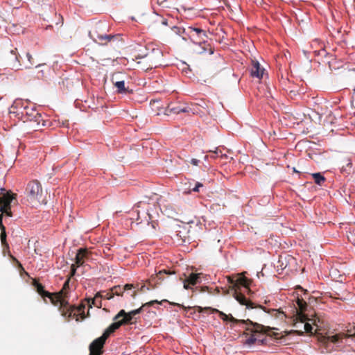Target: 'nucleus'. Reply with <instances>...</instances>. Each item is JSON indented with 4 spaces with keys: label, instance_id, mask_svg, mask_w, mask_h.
Here are the masks:
<instances>
[{
    "label": "nucleus",
    "instance_id": "obj_1",
    "mask_svg": "<svg viewBox=\"0 0 355 355\" xmlns=\"http://www.w3.org/2000/svg\"><path fill=\"white\" fill-rule=\"evenodd\" d=\"M227 281L234 287V291L233 296L240 304L245 306L248 309L257 307L243 293L250 291L249 289L250 281L248 278L245 277H239L236 279L234 277H228Z\"/></svg>",
    "mask_w": 355,
    "mask_h": 355
},
{
    "label": "nucleus",
    "instance_id": "obj_2",
    "mask_svg": "<svg viewBox=\"0 0 355 355\" xmlns=\"http://www.w3.org/2000/svg\"><path fill=\"white\" fill-rule=\"evenodd\" d=\"M320 320L318 318H309L302 312H297L293 320V327L290 333H296L298 336H303L304 333H312L313 326L320 327L318 324Z\"/></svg>",
    "mask_w": 355,
    "mask_h": 355
},
{
    "label": "nucleus",
    "instance_id": "obj_3",
    "mask_svg": "<svg viewBox=\"0 0 355 355\" xmlns=\"http://www.w3.org/2000/svg\"><path fill=\"white\" fill-rule=\"evenodd\" d=\"M107 28L105 21H99L96 24L94 28L89 32V36L96 43L105 45L117 37L116 35L107 34Z\"/></svg>",
    "mask_w": 355,
    "mask_h": 355
},
{
    "label": "nucleus",
    "instance_id": "obj_4",
    "mask_svg": "<svg viewBox=\"0 0 355 355\" xmlns=\"http://www.w3.org/2000/svg\"><path fill=\"white\" fill-rule=\"evenodd\" d=\"M150 205L144 201L137 202L132 209L131 214L136 216L137 225L146 223L150 224L152 218L149 213Z\"/></svg>",
    "mask_w": 355,
    "mask_h": 355
},
{
    "label": "nucleus",
    "instance_id": "obj_5",
    "mask_svg": "<svg viewBox=\"0 0 355 355\" xmlns=\"http://www.w3.org/2000/svg\"><path fill=\"white\" fill-rule=\"evenodd\" d=\"M211 310L212 313H218L220 318L224 322L228 321L234 324H238L240 327L245 329L246 331L253 332L254 330L252 329V327H259L257 323H254L250 320H238L234 318L232 315H227L216 309H212Z\"/></svg>",
    "mask_w": 355,
    "mask_h": 355
},
{
    "label": "nucleus",
    "instance_id": "obj_6",
    "mask_svg": "<svg viewBox=\"0 0 355 355\" xmlns=\"http://www.w3.org/2000/svg\"><path fill=\"white\" fill-rule=\"evenodd\" d=\"M25 121L32 123V127L35 130H39L46 125V121L42 119V116L35 108L24 107V112H22Z\"/></svg>",
    "mask_w": 355,
    "mask_h": 355
},
{
    "label": "nucleus",
    "instance_id": "obj_7",
    "mask_svg": "<svg viewBox=\"0 0 355 355\" xmlns=\"http://www.w3.org/2000/svg\"><path fill=\"white\" fill-rule=\"evenodd\" d=\"M26 193L33 202H40L42 196V188L37 180L30 181L26 187Z\"/></svg>",
    "mask_w": 355,
    "mask_h": 355
},
{
    "label": "nucleus",
    "instance_id": "obj_8",
    "mask_svg": "<svg viewBox=\"0 0 355 355\" xmlns=\"http://www.w3.org/2000/svg\"><path fill=\"white\" fill-rule=\"evenodd\" d=\"M143 309V306L132 310L130 312H126L125 310H120L118 313L113 318V320H120L123 322V325L134 324L137 322L136 315L139 314Z\"/></svg>",
    "mask_w": 355,
    "mask_h": 355
},
{
    "label": "nucleus",
    "instance_id": "obj_9",
    "mask_svg": "<svg viewBox=\"0 0 355 355\" xmlns=\"http://www.w3.org/2000/svg\"><path fill=\"white\" fill-rule=\"evenodd\" d=\"M189 37L193 44H205L208 37L206 31L197 27H189Z\"/></svg>",
    "mask_w": 355,
    "mask_h": 355
},
{
    "label": "nucleus",
    "instance_id": "obj_10",
    "mask_svg": "<svg viewBox=\"0 0 355 355\" xmlns=\"http://www.w3.org/2000/svg\"><path fill=\"white\" fill-rule=\"evenodd\" d=\"M2 198H0V203L3 205L1 207L0 211L10 216V204L15 199V195L11 191L2 192Z\"/></svg>",
    "mask_w": 355,
    "mask_h": 355
},
{
    "label": "nucleus",
    "instance_id": "obj_11",
    "mask_svg": "<svg viewBox=\"0 0 355 355\" xmlns=\"http://www.w3.org/2000/svg\"><path fill=\"white\" fill-rule=\"evenodd\" d=\"M202 273H191L184 280V288L192 289L193 291L197 287L193 288L196 285L200 284L202 282Z\"/></svg>",
    "mask_w": 355,
    "mask_h": 355
},
{
    "label": "nucleus",
    "instance_id": "obj_12",
    "mask_svg": "<svg viewBox=\"0 0 355 355\" xmlns=\"http://www.w3.org/2000/svg\"><path fill=\"white\" fill-rule=\"evenodd\" d=\"M107 340L106 336L102 334L101 336L95 339L89 345V353L92 354L101 355L103 354V347Z\"/></svg>",
    "mask_w": 355,
    "mask_h": 355
},
{
    "label": "nucleus",
    "instance_id": "obj_13",
    "mask_svg": "<svg viewBox=\"0 0 355 355\" xmlns=\"http://www.w3.org/2000/svg\"><path fill=\"white\" fill-rule=\"evenodd\" d=\"M191 108L188 106H182L180 104L171 103L165 109V114L170 115L171 114H178L182 112H189Z\"/></svg>",
    "mask_w": 355,
    "mask_h": 355
},
{
    "label": "nucleus",
    "instance_id": "obj_14",
    "mask_svg": "<svg viewBox=\"0 0 355 355\" xmlns=\"http://www.w3.org/2000/svg\"><path fill=\"white\" fill-rule=\"evenodd\" d=\"M59 301L60 302V311H62V315L67 318H71L75 313H73V309L69 306L67 301H66L63 297H59Z\"/></svg>",
    "mask_w": 355,
    "mask_h": 355
},
{
    "label": "nucleus",
    "instance_id": "obj_15",
    "mask_svg": "<svg viewBox=\"0 0 355 355\" xmlns=\"http://www.w3.org/2000/svg\"><path fill=\"white\" fill-rule=\"evenodd\" d=\"M265 69L261 67L259 62L257 60H252V67L250 69V76L259 79L263 78Z\"/></svg>",
    "mask_w": 355,
    "mask_h": 355
},
{
    "label": "nucleus",
    "instance_id": "obj_16",
    "mask_svg": "<svg viewBox=\"0 0 355 355\" xmlns=\"http://www.w3.org/2000/svg\"><path fill=\"white\" fill-rule=\"evenodd\" d=\"M33 286L36 289L37 292L43 297H49L52 302V303L55 304L54 299L51 297V294L45 291L44 286L40 284L38 281L34 279L33 281Z\"/></svg>",
    "mask_w": 355,
    "mask_h": 355
},
{
    "label": "nucleus",
    "instance_id": "obj_17",
    "mask_svg": "<svg viewBox=\"0 0 355 355\" xmlns=\"http://www.w3.org/2000/svg\"><path fill=\"white\" fill-rule=\"evenodd\" d=\"M343 165L340 167V172L343 174L349 175L354 171L352 168L353 164L352 159L349 157H346L343 159Z\"/></svg>",
    "mask_w": 355,
    "mask_h": 355
},
{
    "label": "nucleus",
    "instance_id": "obj_18",
    "mask_svg": "<svg viewBox=\"0 0 355 355\" xmlns=\"http://www.w3.org/2000/svg\"><path fill=\"white\" fill-rule=\"evenodd\" d=\"M114 322H112L103 332V335L106 336V338H107L112 333H114L115 331L119 329L121 326H123V322H121L120 320L118 319L116 320H114Z\"/></svg>",
    "mask_w": 355,
    "mask_h": 355
},
{
    "label": "nucleus",
    "instance_id": "obj_19",
    "mask_svg": "<svg viewBox=\"0 0 355 355\" xmlns=\"http://www.w3.org/2000/svg\"><path fill=\"white\" fill-rule=\"evenodd\" d=\"M180 229H181V227L180 225H177L174 234L171 237L175 242L181 244L185 242V236Z\"/></svg>",
    "mask_w": 355,
    "mask_h": 355
},
{
    "label": "nucleus",
    "instance_id": "obj_20",
    "mask_svg": "<svg viewBox=\"0 0 355 355\" xmlns=\"http://www.w3.org/2000/svg\"><path fill=\"white\" fill-rule=\"evenodd\" d=\"M197 46V49H195V51L197 53L201 54L209 50V54L212 55L214 53V50L211 47L210 44L207 42L205 44H202L200 46L199 44H195Z\"/></svg>",
    "mask_w": 355,
    "mask_h": 355
},
{
    "label": "nucleus",
    "instance_id": "obj_21",
    "mask_svg": "<svg viewBox=\"0 0 355 355\" xmlns=\"http://www.w3.org/2000/svg\"><path fill=\"white\" fill-rule=\"evenodd\" d=\"M102 293L101 292H98L94 298L89 299L88 300V303L90 306L92 305L96 306V307H101V299Z\"/></svg>",
    "mask_w": 355,
    "mask_h": 355
},
{
    "label": "nucleus",
    "instance_id": "obj_22",
    "mask_svg": "<svg viewBox=\"0 0 355 355\" xmlns=\"http://www.w3.org/2000/svg\"><path fill=\"white\" fill-rule=\"evenodd\" d=\"M0 227L1 230V235H0L1 243L4 247H6L8 248L9 246L6 241V228L3 226V225L2 224V215H0Z\"/></svg>",
    "mask_w": 355,
    "mask_h": 355
},
{
    "label": "nucleus",
    "instance_id": "obj_23",
    "mask_svg": "<svg viewBox=\"0 0 355 355\" xmlns=\"http://www.w3.org/2000/svg\"><path fill=\"white\" fill-rule=\"evenodd\" d=\"M115 87L116 88V92L119 94H126L128 92V89L125 87V81L120 80L116 81L114 83Z\"/></svg>",
    "mask_w": 355,
    "mask_h": 355
},
{
    "label": "nucleus",
    "instance_id": "obj_24",
    "mask_svg": "<svg viewBox=\"0 0 355 355\" xmlns=\"http://www.w3.org/2000/svg\"><path fill=\"white\" fill-rule=\"evenodd\" d=\"M316 184L322 186L326 180L325 177L321 173H314L311 174Z\"/></svg>",
    "mask_w": 355,
    "mask_h": 355
},
{
    "label": "nucleus",
    "instance_id": "obj_25",
    "mask_svg": "<svg viewBox=\"0 0 355 355\" xmlns=\"http://www.w3.org/2000/svg\"><path fill=\"white\" fill-rule=\"evenodd\" d=\"M17 49L10 51V53L14 55L15 62L12 64V69L19 70L21 67V64L18 60V56L16 55Z\"/></svg>",
    "mask_w": 355,
    "mask_h": 355
},
{
    "label": "nucleus",
    "instance_id": "obj_26",
    "mask_svg": "<svg viewBox=\"0 0 355 355\" xmlns=\"http://www.w3.org/2000/svg\"><path fill=\"white\" fill-rule=\"evenodd\" d=\"M84 252L83 248H80L78 250V252L76 253V255L75 257V261L76 263L78 266H83L84 263V261L83 257H81V253Z\"/></svg>",
    "mask_w": 355,
    "mask_h": 355
},
{
    "label": "nucleus",
    "instance_id": "obj_27",
    "mask_svg": "<svg viewBox=\"0 0 355 355\" xmlns=\"http://www.w3.org/2000/svg\"><path fill=\"white\" fill-rule=\"evenodd\" d=\"M297 304L301 312L306 309L307 304L304 300L297 298Z\"/></svg>",
    "mask_w": 355,
    "mask_h": 355
},
{
    "label": "nucleus",
    "instance_id": "obj_28",
    "mask_svg": "<svg viewBox=\"0 0 355 355\" xmlns=\"http://www.w3.org/2000/svg\"><path fill=\"white\" fill-rule=\"evenodd\" d=\"M257 340V338H255L254 335H252L250 337L245 340L244 344L248 346H251L252 345L254 344Z\"/></svg>",
    "mask_w": 355,
    "mask_h": 355
},
{
    "label": "nucleus",
    "instance_id": "obj_29",
    "mask_svg": "<svg viewBox=\"0 0 355 355\" xmlns=\"http://www.w3.org/2000/svg\"><path fill=\"white\" fill-rule=\"evenodd\" d=\"M315 54L316 55H318V56H324V57H327V55H329V54L326 51V50L324 49H321L319 51H314Z\"/></svg>",
    "mask_w": 355,
    "mask_h": 355
},
{
    "label": "nucleus",
    "instance_id": "obj_30",
    "mask_svg": "<svg viewBox=\"0 0 355 355\" xmlns=\"http://www.w3.org/2000/svg\"><path fill=\"white\" fill-rule=\"evenodd\" d=\"M203 187V184L201 183V182H197L194 186V187H193L192 189H190L189 191V193L191 191H193V192H199L200 191V188L202 187Z\"/></svg>",
    "mask_w": 355,
    "mask_h": 355
},
{
    "label": "nucleus",
    "instance_id": "obj_31",
    "mask_svg": "<svg viewBox=\"0 0 355 355\" xmlns=\"http://www.w3.org/2000/svg\"><path fill=\"white\" fill-rule=\"evenodd\" d=\"M26 58L29 62V65H26V68H31V66L34 64V62L33 61L32 55L30 54V53H26Z\"/></svg>",
    "mask_w": 355,
    "mask_h": 355
},
{
    "label": "nucleus",
    "instance_id": "obj_32",
    "mask_svg": "<svg viewBox=\"0 0 355 355\" xmlns=\"http://www.w3.org/2000/svg\"><path fill=\"white\" fill-rule=\"evenodd\" d=\"M36 78L39 80L44 79L46 78L44 71L42 69L39 70Z\"/></svg>",
    "mask_w": 355,
    "mask_h": 355
},
{
    "label": "nucleus",
    "instance_id": "obj_33",
    "mask_svg": "<svg viewBox=\"0 0 355 355\" xmlns=\"http://www.w3.org/2000/svg\"><path fill=\"white\" fill-rule=\"evenodd\" d=\"M102 293V297H101V299L102 298H105V299H107V300H110L112 297V294L110 293H107V292H105V291H103V292H101Z\"/></svg>",
    "mask_w": 355,
    "mask_h": 355
},
{
    "label": "nucleus",
    "instance_id": "obj_34",
    "mask_svg": "<svg viewBox=\"0 0 355 355\" xmlns=\"http://www.w3.org/2000/svg\"><path fill=\"white\" fill-rule=\"evenodd\" d=\"M76 268L74 265H72L71 266V270H70V277H73L76 275Z\"/></svg>",
    "mask_w": 355,
    "mask_h": 355
},
{
    "label": "nucleus",
    "instance_id": "obj_35",
    "mask_svg": "<svg viewBox=\"0 0 355 355\" xmlns=\"http://www.w3.org/2000/svg\"><path fill=\"white\" fill-rule=\"evenodd\" d=\"M200 161L196 158H192L190 161V163L193 164V166H198Z\"/></svg>",
    "mask_w": 355,
    "mask_h": 355
},
{
    "label": "nucleus",
    "instance_id": "obj_36",
    "mask_svg": "<svg viewBox=\"0 0 355 355\" xmlns=\"http://www.w3.org/2000/svg\"><path fill=\"white\" fill-rule=\"evenodd\" d=\"M83 250H84V252L81 253V257H83V259H84L85 257H87V256L88 254V252L86 249L83 248Z\"/></svg>",
    "mask_w": 355,
    "mask_h": 355
},
{
    "label": "nucleus",
    "instance_id": "obj_37",
    "mask_svg": "<svg viewBox=\"0 0 355 355\" xmlns=\"http://www.w3.org/2000/svg\"><path fill=\"white\" fill-rule=\"evenodd\" d=\"M69 278L64 282L63 286V289H67L69 288Z\"/></svg>",
    "mask_w": 355,
    "mask_h": 355
},
{
    "label": "nucleus",
    "instance_id": "obj_38",
    "mask_svg": "<svg viewBox=\"0 0 355 355\" xmlns=\"http://www.w3.org/2000/svg\"><path fill=\"white\" fill-rule=\"evenodd\" d=\"M129 214H130V220H132V222H133L134 220H135L136 216H135V215H134V214H131V211H130Z\"/></svg>",
    "mask_w": 355,
    "mask_h": 355
},
{
    "label": "nucleus",
    "instance_id": "obj_39",
    "mask_svg": "<svg viewBox=\"0 0 355 355\" xmlns=\"http://www.w3.org/2000/svg\"><path fill=\"white\" fill-rule=\"evenodd\" d=\"M154 303L161 304V302H158L157 300H153V301H151V302H148L147 304L150 305V304H154Z\"/></svg>",
    "mask_w": 355,
    "mask_h": 355
},
{
    "label": "nucleus",
    "instance_id": "obj_40",
    "mask_svg": "<svg viewBox=\"0 0 355 355\" xmlns=\"http://www.w3.org/2000/svg\"><path fill=\"white\" fill-rule=\"evenodd\" d=\"M150 223H151L152 227L153 229H155V225L157 224L155 221H152V222L150 221Z\"/></svg>",
    "mask_w": 355,
    "mask_h": 355
},
{
    "label": "nucleus",
    "instance_id": "obj_41",
    "mask_svg": "<svg viewBox=\"0 0 355 355\" xmlns=\"http://www.w3.org/2000/svg\"><path fill=\"white\" fill-rule=\"evenodd\" d=\"M162 24L163 25L166 26V25L168 24V21H167V19H163V20H162Z\"/></svg>",
    "mask_w": 355,
    "mask_h": 355
},
{
    "label": "nucleus",
    "instance_id": "obj_42",
    "mask_svg": "<svg viewBox=\"0 0 355 355\" xmlns=\"http://www.w3.org/2000/svg\"><path fill=\"white\" fill-rule=\"evenodd\" d=\"M352 99H353V101H355V87H354V89H353V93H352Z\"/></svg>",
    "mask_w": 355,
    "mask_h": 355
},
{
    "label": "nucleus",
    "instance_id": "obj_43",
    "mask_svg": "<svg viewBox=\"0 0 355 355\" xmlns=\"http://www.w3.org/2000/svg\"><path fill=\"white\" fill-rule=\"evenodd\" d=\"M350 338H352V340H354V342L355 343V334L354 335H351Z\"/></svg>",
    "mask_w": 355,
    "mask_h": 355
},
{
    "label": "nucleus",
    "instance_id": "obj_44",
    "mask_svg": "<svg viewBox=\"0 0 355 355\" xmlns=\"http://www.w3.org/2000/svg\"><path fill=\"white\" fill-rule=\"evenodd\" d=\"M44 65H45V64H38L36 66V68H40V67H42V66H44Z\"/></svg>",
    "mask_w": 355,
    "mask_h": 355
},
{
    "label": "nucleus",
    "instance_id": "obj_45",
    "mask_svg": "<svg viewBox=\"0 0 355 355\" xmlns=\"http://www.w3.org/2000/svg\"><path fill=\"white\" fill-rule=\"evenodd\" d=\"M293 172L299 173L300 172L295 169V168H293Z\"/></svg>",
    "mask_w": 355,
    "mask_h": 355
},
{
    "label": "nucleus",
    "instance_id": "obj_46",
    "mask_svg": "<svg viewBox=\"0 0 355 355\" xmlns=\"http://www.w3.org/2000/svg\"><path fill=\"white\" fill-rule=\"evenodd\" d=\"M207 159H208V156L207 155H205L204 156V159L206 161Z\"/></svg>",
    "mask_w": 355,
    "mask_h": 355
},
{
    "label": "nucleus",
    "instance_id": "obj_47",
    "mask_svg": "<svg viewBox=\"0 0 355 355\" xmlns=\"http://www.w3.org/2000/svg\"><path fill=\"white\" fill-rule=\"evenodd\" d=\"M89 355H96V354H92L91 353H89Z\"/></svg>",
    "mask_w": 355,
    "mask_h": 355
}]
</instances>
